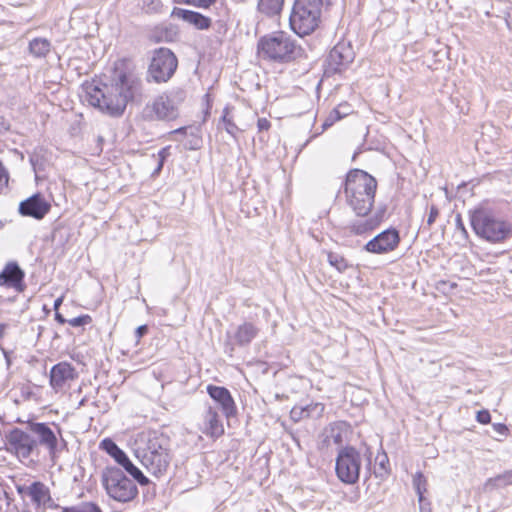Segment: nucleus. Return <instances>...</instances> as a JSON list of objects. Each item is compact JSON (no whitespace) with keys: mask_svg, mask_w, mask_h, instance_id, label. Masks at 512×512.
I'll use <instances>...</instances> for the list:
<instances>
[{"mask_svg":"<svg viewBox=\"0 0 512 512\" xmlns=\"http://www.w3.org/2000/svg\"><path fill=\"white\" fill-rule=\"evenodd\" d=\"M141 81L132 73L116 68L111 83L85 87L87 102L112 116L121 115L128 102L140 93Z\"/></svg>","mask_w":512,"mask_h":512,"instance_id":"nucleus-1","label":"nucleus"},{"mask_svg":"<svg viewBox=\"0 0 512 512\" xmlns=\"http://www.w3.org/2000/svg\"><path fill=\"white\" fill-rule=\"evenodd\" d=\"M344 184L349 207L358 217L368 216L375 201L376 179L363 170L353 169L348 172Z\"/></svg>","mask_w":512,"mask_h":512,"instance_id":"nucleus-2","label":"nucleus"},{"mask_svg":"<svg viewBox=\"0 0 512 512\" xmlns=\"http://www.w3.org/2000/svg\"><path fill=\"white\" fill-rule=\"evenodd\" d=\"M135 455L149 473L161 477L171 461L170 439L162 433L150 432L143 445L135 449Z\"/></svg>","mask_w":512,"mask_h":512,"instance_id":"nucleus-3","label":"nucleus"},{"mask_svg":"<svg viewBox=\"0 0 512 512\" xmlns=\"http://www.w3.org/2000/svg\"><path fill=\"white\" fill-rule=\"evenodd\" d=\"M470 221L475 234L488 242L501 243L512 237V221L498 211L483 207L475 209Z\"/></svg>","mask_w":512,"mask_h":512,"instance_id":"nucleus-4","label":"nucleus"},{"mask_svg":"<svg viewBox=\"0 0 512 512\" xmlns=\"http://www.w3.org/2000/svg\"><path fill=\"white\" fill-rule=\"evenodd\" d=\"M260 57L274 62H290L301 56L302 48L285 32L262 37L258 42Z\"/></svg>","mask_w":512,"mask_h":512,"instance_id":"nucleus-5","label":"nucleus"},{"mask_svg":"<svg viewBox=\"0 0 512 512\" xmlns=\"http://www.w3.org/2000/svg\"><path fill=\"white\" fill-rule=\"evenodd\" d=\"M323 7L315 0H295L289 22L299 36L309 35L318 27Z\"/></svg>","mask_w":512,"mask_h":512,"instance_id":"nucleus-6","label":"nucleus"},{"mask_svg":"<svg viewBox=\"0 0 512 512\" xmlns=\"http://www.w3.org/2000/svg\"><path fill=\"white\" fill-rule=\"evenodd\" d=\"M102 482L107 494L118 502H128L138 494V488L133 480L117 467L107 468L103 473Z\"/></svg>","mask_w":512,"mask_h":512,"instance_id":"nucleus-7","label":"nucleus"},{"mask_svg":"<svg viewBox=\"0 0 512 512\" xmlns=\"http://www.w3.org/2000/svg\"><path fill=\"white\" fill-rule=\"evenodd\" d=\"M177 66L178 60L170 49H156L148 67V80L156 83L167 82L174 75Z\"/></svg>","mask_w":512,"mask_h":512,"instance_id":"nucleus-8","label":"nucleus"},{"mask_svg":"<svg viewBox=\"0 0 512 512\" xmlns=\"http://www.w3.org/2000/svg\"><path fill=\"white\" fill-rule=\"evenodd\" d=\"M362 458L354 447L342 448L336 458V474L345 484H355L359 480Z\"/></svg>","mask_w":512,"mask_h":512,"instance_id":"nucleus-9","label":"nucleus"},{"mask_svg":"<svg viewBox=\"0 0 512 512\" xmlns=\"http://www.w3.org/2000/svg\"><path fill=\"white\" fill-rule=\"evenodd\" d=\"M186 92L175 88L158 96L152 103V110L159 120H174L178 117L179 106L184 102Z\"/></svg>","mask_w":512,"mask_h":512,"instance_id":"nucleus-10","label":"nucleus"},{"mask_svg":"<svg viewBox=\"0 0 512 512\" xmlns=\"http://www.w3.org/2000/svg\"><path fill=\"white\" fill-rule=\"evenodd\" d=\"M354 57L355 53L349 42H338L330 50L325 61V75L331 76L343 72L353 62Z\"/></svg>","mask_w":512,"mask_h":512,"instance_id":"nucleus-11","label":"nucleus"},{"mask_svg":"<svg viewBox=\"0 0 512 512\" xmlns=\"http://www.w3.org/2000/svg\"><path fill=\"white\" fill-rule=\"evenodd\" d=\"M7 450L14 453L18 458H29L37 449V440L29 429L24 431L20 428H13L7 435Z\"/></svg>","mask_w":512,"mask_h":512,"instance_id":"nucleus-12","label":"nucleus"},{"mask_svg":"<svg viewBox=\"0 0 512 512\" xmlns=\"http://www.w3.org/2000/svg\"><path fill=\"white\" fill-rule=\"evenodd\" d=\"M58 432L56 433L48 423L44 422H28L27 429L37 440V447L43 446L47 449L51 459H54L58 453V435L61 437V429L56 426Z\"/></svg>","mask_w":512,"mask_h":512,"instance_id":"nucleus-13","label":"nucleus"},{"mask_svg":"<svg viewBox=\"0 0 512 512\" xmlns=\"http://www.w3.org/2000/svg\"><path fill=\"white\" fill-rule=\"evenodd\" d=\"M400 241L399 231L395 228H389L369 240L363 249L371 254H388L398 248Z\"/></svg>","mask_w":512,"mask_h":512,"instance_id":"nucleus-14","label":"nucleus"},{"mask_svg":"<svg viewBox=\"0 0 512 512\" xmlns=\"http://www.w3.org/2000/svg\"><path fill=\"white\" fill-rule=\"evenodd\" d=\"M51 204L40 194L36 193L19 204V213L37 220L43 219L50 211Z\"/></svg>","mask_w":512,"mask_h":512,"instance_id":"nucleus-15","label":"nucleus"},{"mask_svg":"<svg viewBox=\"0 0 512 512\" xmlns=\"http://www.w3.org/2000/svg\"><path fill=\"white\" fill-rule=\"evenodd\" d=\"M77 378L75 368L68 362H59L50 370V385L56 391L64 388L67 382Z\"/></svg>","mask_w":512,"mask_h":512,"instance_id":"nucleus-16","label":"nucleus"},{"mask_svg":"<svg viewBox=\"0 0 512 512\" xmlns=\"http://www.w3.org/2000/svg\"><path fill=\"white\" fill-rule=\"evenodd\" d=\"M207 393L219 404L223 414L230 418L236 415L237 409L230 391L222 386L208 385Z\"/></svg>","mask_w":512,"mask_h":512,"instance_id":"nucleus-17","label":"nucleus"},{"mask_svg":"<svg viewBox=\"0 0 512 512\" xmlns=\"http://www.w3.org/2000/svg\"><path fill=\"white\" fill-rule=\"evenodd\" d=\"M24 272L15 262L8 263L0 273V285L22 292L25 289Z\"/></svg>","mask_w":512,"mask_h":512,"instance_id":"nucleus-18","label":"nucleus"},{"mask_svg":"<svg viewBox=\"0 0 512 512\" xmlns=\"http://www.w3.org/2000/svg\"><path fill=\"white\" fill-rule=\"evenodd\" d=\"M379 224V218L368 214L366 217H359L356 220L350 221L344 227V233L349 236H364L376 229Z\"/></svg>","mask_w":512,"mask_h":512,"instance_id":"nucleus-19","label":"nucleus"},{"mask_svg":"<svg viewBox=\"0 0 512 512\" xmlns=\"http://www.w3.org/2000/svg\"><path fill=\"white\" fill-rule=\"evenodd\" d=\"M203 433L212 438H218L224 433V427L219 419V414L215 407L207 405L203 413Z\"/></svg>","mask_w":512,"mask_h":512,"instance_id":"nucleus-20","label":"nucleus"},{"mask_svg":"<svg viewBox=\"0 0 512 512\" xmlns=\"http://www.w3.org/2000/svg\"><path fill=\"white\" fill-rule=\"evenodd\" d=\"M171 16L182 19L183 21L193 25L195 28L199 30L209 29L212 23L209 17L204 16L199 12L182 9L178 7L173 8Z\"/></svg>","mask_w":512,"mask_h":512,"instance_id":"nucleus-21","label":"nucleus"},{"mask_svg":"<svg viewBox=\"0 0 512 512\" xmlns=\"http://www.w3.org/2000/svg\"><path fill=\"white\" fill-rule=\"evenodd\" d=\"M24 490L37 507L46 506V503L51 501L50 489L40 481H35L26 488L18 487L19 493Z\"/></svg>","mask_w":512,"mask_h":512,"instance_id":"nucleus-22","label":"nucleus"},{"mask_svg":"<svg viewBox=\"0 0 512 512\" xmlns=\"http://www.w3.org/2000/svg\"><path fill=\"white\" fill-rule=\"evenodd\" d=\"M259 329L250 322L239 325L234 333L233 339L239 346H247L258 335Z\"/></svg>","mask_w":512,"mask_h":512,"instance_id":"nucleus-23","label":"nucleus"},{"mask_svg":"<svg viewBox=\"0 0 512 512\" xmlns=\"http://www.w3.org/2000/svg\"><path fill=\"white\" fill-rule=\"evenodd\" d=\"M115 461L121 465L140 485H147L149 483V479L131 462L125 452H123Z\"/></svg>","mask_w":512,"mask_h":512,"instance_id":"nucleus-24","label":"nucleus"},{"mask_svg":"<svg viewBox=\"0 0 512 512\" xmlns=\"http://www.w3.org/2000/svg\"><path fill=\"white\" fill-rule=\"evenodd\" d=\"M51 50V43L46 38H34L29 42V52L36 58H44Z\"/></svg>","mask_w":512,"mask_h":512,"instance_id":"nucleus-25","label":"nucleus"},{"mask_svg":"<svg viewBox=\"0 0 512 512\" xmlns=\"http://www.w3.org/2000/svg\"><path fill=\"white\" fill-rule=\"evenodd\" d=\"M284 0H259L257 8L259 12L272 17L280 14L283 9Z\"/></svg>","mask_w":512,"mask_h":512,"instance_id":"nucleus-26","label":"nucleus"},{"mask_svg":"<svg viewBox=\"0 0 512 512\" xmlns=\"http://www.w3.org/2000/svg\"><path fill=\"white\" fill-rule=\"evenodd\" d=\"M512 484V470L505 471L496 477L489 478L485 487L488 489H498Z\"/></svg>","mask_w":512,"mask_h":512,"instance_id":"nucleus-27","label":"nucleus"},{"mask_svg":"<svg viewBox=\"0 0 512 512\" xmlns=\"http://www.w3.org/2000/svg\"><path fill=\"white\" fill-rule=\"evenodd\" d=\"M61 512H102V510L94 502H83L79 505L62 507Z\"/></svg>","mask_w":512,"mask_h":512,"instance_id":"nucleus-28","label":"nucleus"},{"mask_svg":"<svg viewBox=\"0 0 512 512\" xmlns=\"http://www.w3.org/2000/svg\"><path fill=\"white\" fill-rule=\"evenodd\" d=\"M100 448L116 460L124 451L110 438H105L100 443Z\"/></svg>","mask_w":512,"mask_h":512,"instance_id":"nucleus-29","label":"nucleus"},{"mask_svg":"<svg viewBox=\"0 0 512 512\" xmlns=\"http://www.w3.org/2000/svg\"><path fill=\"white\" fill-rule=\"evenodd\" d=\"M413 486L418 495V500L422 502L424 499V493L427 491V480L422 472H417L413 476Z\"/></svg>","mask_w":512,"mask_h":512,"instance_id":"nucleus-30","label":"nucleus"},{"mask_svg":"<svg viewBox=\"0 0 512 512\" xmlns=\"http://www.w3.org/2000/svg\"><path fill=\"white\" fill-rule=\"evenodd\" d=\"M230 108L225 107L222 115V123L224 124V128L228 134L233 137H236L237 132L239 131L237 125L234 123L233 118L230 116Z\"/></svg>","mask_w":512,"mask_h":512,"instance_id":"nucleus-31","label":"nucleus"},{"mask_svg":"<svg viewBox=\"0 0 512 512\" xmlns=\"http://www.w3.org/2000/svg\"><path fill=\"white\" fill-rule=\"evenodd\" d=\"M327 258L329 264L335 267L339 272H344L349 267L347 260L338 253L330 252Z\"/></svg>","mask_w":512,"mask_h":512,"instance_id":"nucleus-32","label":"nucleus"},{"mask_svg":"<svg viewBox=\"0 0 512 512\" xmlns=\"http://www.w3.org/2000/svg\"><path fill=\"white\" fill-rule=\"evenodd\" d=\"M377 460H379V462L377 463V466L374 468V474L376 477L383 479L389 474V459L387 455L383 453L381 456H377Z\"/></svg>","mask_w":512,"mask_h":512,"instance_id":"nucleus-33","label":"nucleus"},{"mask_svg":"<svg viewBox=\"0 0 512 512\" xmlns=\"http://www.w3.org/2000/svg\"><path fill=\"white\" fill-rule=\"evenodd\" d=\"M305 414H307V418L309 417H318L322 415L324 411V405L322 403H311L306 406H302Z\"/></svg>","mask_w":512,"mask_h":512,"instance_id":"nucleus-34","label":"nucleus"},{"mask_svg":"<svg viewBox=\"0 0 512 512\" xmlns=\"http://www.w3.org/2000/svg\"><path fill=\"white\" fill-rule=\"evenodd\" d=\"M163 4L160 0H143V9L147 13L161 12Z\"/></svg>","mask_w":512,"mask_h":512,"instance_id":"nucleus-35","label":"nucleus"},{"mask_svg":"<svg viewBox=\"0 0 512 512\" xmlns=\"http://www.w3.org/2000/svg\"><path fill=\"white\" fill-rule=\"evenodd\" d=\"M72 327H81L92 323V317L88 314L69 319L67 322Z\"/></svg>","mask_w":512,"mask_h":512,"instance_id":"nucleus-36","label":"nucleus"},{"mask_svg":"<svg viewBox=\"0 0 512 512\" xmlns=\"http://www.w3.org/2000/svg\"><path fill=\"white\" fill-rule=\"evenodd\" d=\"M326 438L328 440H332L335 444L342 443V434L337 424H333L330 426V431L329 434H327Z\"/></svg>","mask_w":512,"mask_h":512,"instance_id":"nucleus-37","label":"nucleus"},{"mask_svg":"<svg viewBox=\"0 0 512 512\" xmlns=\"http://www.w3.org/2000/svg\"><path fill=\"white\" fill-rule=\"evenodd\" d=\"M290 417L294 422H299L304 418H307L302 406L296 405L290 411Z\"/></svg>","mask_w":512,"mask_h":512,"instance_id":"nucleus-38","label":"nucleus"},{"mask_svg":"<svg viewBox=\"0 0 512 512\" xmlns=\"http://www.w3.org/2000/svg\"><path fill=\"white\" fill-rule=\"evenodd\" d=\"M9 181V174L7 169L4 167L2 162H0V193L7 188Z\"/></svg>","mask_w":512,"mask_h":512,"instance_id":"nucleus-39","label":"nucleus"},{"mask_svg":"<svg viewBox=\"0 0 512 512\" xmlns=\"http://www.w3.org/2000/svg\"><path fill=\"white\" fill-rule=\"evenodd\" d=\"M476 419L481 424H488L491 420V415L488 410H481L477 412Z\"/></svg>","mask_w":512,"mask_h":512,"instance_id":"nucleus-40","label":"nucleus"},{"mask_svg":"<svg viewBox=\"0 0 512 512\" xmlns=\"http://www.w3.org/2000/svg\"><path fill=\"white\" fill-rule=\"evenodd\" d=\"M186 3H192L200 8H209L211 5L216 3V0H187Z\"/></svg>","mask_w":512,"mask_h":512,"instance_id":"nucleus-41","label":"nucleus"},{"mask_svg":"<svg viewBox=\"0 0 512 512\" xmlns=\"http://www.w3.org/2000/svg\"><path fill=\"white\" fill-rule=\"evenodd\" d=\"M438 216H439L438 208L435 205H432L430 207L429 215L427 218V225L430 227L435 222V220L437 219Z\"/></svg>","mask_w":512,"mask_h":512,"instance_id":"nucleus-42","label":"nucleus"},{"mask_svg":"<svg viewBox=\"0 0 512 512\" xmlns=\"http://www.w3.org/2000/svg\"><path fill=\"white\" fill-rule=\"evenodd\" d=\"M158 155H159L160 161H159V163H158V166H157V168H156L155 172H159V171L162 169V167H163V162H164V160L166 159V157L169 155V147H164V148H162V149L159 151Z\"/></svg>","mask_w":512,"mask_h":512,"instance_id":"nucleus-43","label":"nucleus"},{"mask_svg":"<svg viewBox=\"0 0 512 512\" xmlns=\"http://www.w3.org/2000/svg\"><path fill=\"white\" fill-rule=\"evenodd\" d=\"M270 126H271L270 121L267 120L266 118H259L257 121V128H258L259 132L268 131Z\"/></svg>","mask_w":512,"mask_h":512,"instance_id":"nucleus-44","label":"nucleus"},{"mask_svg":"<svg viewBox=\"0 0 512 512\" xmlns=\"http://www.w3.org/2000/svg\"><path fill=\"white\" fill-rule=\"evenodd\" d=\"M148 332V326L147 325H141L136 328L135 330V337H136V343L138 344L140 339L146 335Z\"/></svg>","mask_w":512,"mask_h":512,"instance_id":"nucleus-45","label":"nucleus"},{"mask_svg":"<svg viewBox=\"0 0 512 512\" xmlns=\"http://www.w3.org/2000/svg\"><path fill=\"white\" fill-rule=\"evenodd\" d=\"M9 129H10L9 121L5 117L0 116V134L7 132Z\"/></svg>","mask_w":512,"mask_h":512,"instance_id":"nucleus-46","label":"nucleus"},{"mask_svg":"<svg viewBox=\"0 0 512 512\" xmlns=\"http://www.w3.org/2000/svg\"><path fill=\"white\" fill-rule=\"evenodd\" d=\"M456 228H457L458 230H460V231H461V233H462L465 237H467V236H468V232H467V230H466V228H465V226H464V224H463V222H462V219H461V216H460V215H457V217H456Z\"/></svg>","mask_w":512,"mask_h":512,"instance_id":"nucleus-47","label":"nucleus"},{"mask_svg":"<svg viewBox=\"0 0 512 512\" xmlns=\"http://www.w3.org/2000/svg\"><path fill=\"white\" fill-rule=\"evenodd\" d=\"M505 21L508 29L512 31V9L506 13Z\"/></svg>","mask_w":512,"mask_h":512,"instance_id":"nucleus-48","label":"nucleus"},{"mask_svg":"<svg viewBox=\"0 0 512 512\" xmlns=\"http://www.w3.org/2000/svg\"><path fill=\"white\" fill-rule=\"evenodd\" d=\"M494 428L497 432H499L500 434H505L506 431H507V427L506 425L504 424H494Z\"/></svg>","mask_w":512,"mask_h":512,"instance_id":"nucleus-49","label":"nucleus"},{"mask_svg":"<svg viewBox=\"0 0 512 512\" xmlns=\"http://www.w3.org/2000/svg\"><path fill=\"white\" fill-rule=\"evenodd\" d=\"M55 320L59 323V324H65L68 322V320H66L62 314H60L59 312L56 311L55 313Z\"/></svg>","mask_w":512,"mask_h":512,"instance_id":"nucleus-50","label":"nucleus"},{"mask_svg":"<svg viewBox=\"0 0 512 512\" xmlns=\"http://www.w3.org/2000/svg\"><path fill=\"white\" fill-rule=\"evenodd\" d=\"M45 507H48L50 509H57L60 506H59V504L55 503L53 498L51 497V501L47 502Z\"/></svg>","mask_w":512,"mask_h":512,"instance_id":"nucleus-51","label":"nucleus"},{"mask_svg":"<svg viewBox=\"0 0 512 512\" xmlns=\"http://www.w3.org/2000/svg\"><path fill=\"white\" fill-rule=\"evenodd\" d=\"M30 163L33 166L34 170H36V166L38 164V157L36 155L30 156Z\"/></svg>","mask_w":512,"mask_h":512,"instance_id":"nucleus-52","label":"nucleus"},{"mask_svg":"<svg viewBox=\"0 0 512 512\" xmlns=\"http://www.w3.org/2000/svg\"><path fill=\"white\" fill-rule=\"evenodd\" d=\"M187 129H188V127H180V128H178V129H175V130H174V131H172L171 133H172V134H178V133H180V134H186Z\"/></svg>","mask_w":512,"mask_h":512,"instance_id":"nucleus-53","label":"nucleus"},{"mask_svg":"<svg viewBox=\"0 0 512 512\" xmlns=\"http://www.w3.org/2000/svg\"><path fill=\"white\" fill-rule=\"evenodd\" d=\"M62 301H63L62 297L57 298V299L54 301V306H53V307H54V310H56V311L58 310V308H59V307H60V305L62 304Z\"/></svg>","mask_w":512,"mask_h":512,"instance_id":"nucleus-54","label":"nucleus"},{"mask_svg":"<svg viewBox=\"0 0 512 512\" xmlns=\"http://www.w3.org/2000/svg\"><path fill=\"white\" fill-rule=\"evenodd\" d=\"M333 113H335V114H336V119H340V118L342 117V116L340 115V112H339V110H338V109H334V110H333Z\"/></svg>","mask_w":512,"mask_h":512,"instance_id":"nucleus-55","label":"nucleus"},{"mask_svg":"<svg viewBox=\"0 0 512 512\" xmlns=\"http://www.w3.org/2000/svg\"><path fill=\"white\" fill-rule=\"evenodd\" d=\"M4 328H5V325L4 324H0V338H2V336H3Z\"/></svg>","mask_w":512,"mask_h":512,"instance_id":"nucleus-56","label":"nucleus"},{"mask_svg":"<svg viewBox=\"0 0 512 512\" xmlns=\"http://www.w3.org/2000/svg\"><path fill=\"white\" fill-rule=\"evenodd\" d=\"M370 456H371V453L369 454V456L367 457V467L369 468V466L371 465V459H370Z\"/></svg>","mask_w":512,"mask_h":512,"instance_id":"nucleus-57","label":"nucleus"}]
</instances>
